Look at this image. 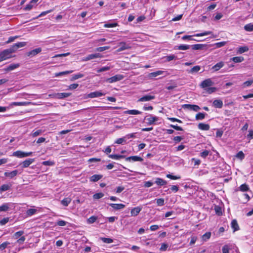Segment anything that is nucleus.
<instances>
[{
    "instance_id": "nucleus-11",
    "label": "nucleus",
    "mask_w": 253,
    "mask_h": 253,
    "mask_svg": "<svg viewBox=\"0 0 253 253\" xmlns=\"http://www.w3.org/2000/svg\"><path fill=\"white\" fill-rule=\"evenodd\" d=\"M143 159L138 156H133L127 157V161L129 162H142Z\"/></svg>"
},
{
    "instance_id": "nucleus-25",
    "label": "nucleus",
    "mask_w": 253,
    "mask_h": 253,
    "mask_svg": "<svg viewBox=\"0 0 253 253\" xmlns=\"http://www.w3.org/2000/svg\"><path fill=\"white\" fill-rule=\"evenodd\" d=\"M155 183L157 184L158 185L163 186L167 184V182L166 180L161 178H157L155 181Z\"/></svg>"
},
{
    "instance_id": "nucleus-5",
    "label": "nucleus",
    "mask_w": 253,
    "mask_h": 253,
    "mask_svg": "<svg viewBox=\"0 0 253 253\" xmlns=\"http://www.w3.org/2000/svg\"><path fill=\"white\" fill-rule=\"evenodd\" d=\"M105 93L100 91H96L92 92L87 95V97L89 98H93L95 97H100L105 95Z\"/></svg>"
},
{
    "instance_id": "nucleus-59",
    "label": "nucleus",
    "mask_w": 253,
    "mask_h": 253,
    "mask_svg": "<svg viewBox=\"0 0 253 253\" xmlns=\"http://www.w3.org/2000/svg\"><path fill=\"white\" fill-rule=\"evenodd\" d=\"M169 126L175 129V130H179V131L183 130V128L181 127L178 126L177 125H170Z\"/></svg>"
},
{
    "instance_id": "nucleus-61",
    "label": "nucleus",
    "mask_w": 253,
    "mask_h": 253,
    "mask_svg": "<svg viewBox=\"0 0 253 253\" xmlns=\"http://www.w3.org/2000/svg\"><path fill=\"white\" fill-rule=\"evenodd\" d=\"M229 248L228 245H224L222 249V253H229Z\"/></svg>"
},
{
    "instance_id": "nucleus-9",
    "label": "nucleus",
    "mask_w": 253,
    "mask_h": 253,
    "mask_svg": "<svg viewBox=\"0 0 253 253\" xmlns=\"http://www.w3.org/2000/svg\"><path fill=\"white\" fill-rule=\"evenodd\" d=\"M108 204L110 207H111L114 210H122L124 209L126 207L125 205H124L123 204L110 203Z\"/></svg>"
},
{
    "instance_id": "nucleus-56",
    "label": "nucleus",
    "mask_w": 253,
    "mask_h": 253,
    "mask_svg": "<svg viewBox=\"0 0 253 253\" xmlns=\"http://www.w3.org/2000/svg\"><path fill=\"white\" fill-rule=\"evenodd\" d=\"M54 163L51 161H46L42 162V165L43 166H53Z\"/></svg>"
},
{
    "instance_id": "nucleus-40",
    "label": "nucleus",
    "mask_w": 253,
    "mask_h": 253,
    "mask_svg": "<svg viewBox=\"0 0 253 253\" xmlns=\"http://www.w3.org/2000/svg\"><path fill=\"white\" fill-rule=\"evenodd\" d=\"M84 77V75L81 73H79L76 75H73L71 81H74L79 78H81Z\"/></svg>"
},
{
    "instance_id": "nucleus-37",
    "label": "nucleus",
    "mask_w": 253,
    "mask_h": 253,
    "mask_svg": "<svg viewBox=\"0 0 253 253\" xmlns=\"http://www.w3.org/2000/svg\"><path fill=\"white\" fill-rule=\"evenodd\" d=\"M201 69V67L200 66H195L193 67L191 70L189 71V73H195L198 72Z\"/></svg>"
},
{
    "instance_id": "nucleus-4",
    "label": "nucleus",
    "mask_w": 253,
    "mask_h": 253,
    "mask_svg": "<svg viewBox=\"0 0 253 253\" xmlns=\"http://www.w3.org/2000/svg\"><path fill=\"white\" fill-rule=\"evenodd\" d=\"M123 78V76L121 75H117L109 78L106 80V82L109 83H113L121 80Z\"/></svg>"
},
{
    "instance_id": "nucleus-54",
    "label": "nucleus",
    "mask_w": 253,
    "mask_h": 253,
    "mask_svg": "<svg viewBox=\"0 0 253 253\" xmlns=\"http://www.w3.org/2000/svg\"><path fill=\"white\" fill-rule=\"evenodd\" d=\"M157 204L158 206H162L164 205V199L163 198H160L156 199Z\"/></svg>"
},
{
    "instance_id": "nucleus-3",
    "label": "nucleus",
    "mask_w": 253,
    "mask_h": 253,
    "mask_svg": "<svg viewBox=\"0 0 253 253\" xmlns=\"http://www.w3.org/2000/svg\"><path fill=\"white\" fill-rule=\"evenodd\" d=\"M214 83L212 81L211 79H207L201 82L200 86L203 88L211 86L213 85Z\"/></svg>"
},
{
    "instance_id": "nucleus-34",
    "label": "nucleus",
    "mask_w": 253,
    "mask_h": 253,
    "mask_svg": "<svg viewBox=\"0 0 253 253\" xmlns=\"http://www.w3.org/2000/svg\"><path fill=\"white\" fill-rule=\"evenodd\" d=\"M37 211V210L35 209H28L26 211V214L28 216H32L34 214H35L36 212Z\"/></svg>"
},
{
    "instance_id": "nucleus-14",
    "label": "nucleus",
    "mask_w": 253,
    "mask_h": 253,
    "mask_svg": "<svg viewBox=\"0 0 253 253\" xmlns=\"http://www.w3.org/2000/svg\"><path fill=\"white\" fill-rule=\"evenodd\" d=\"M31 104V102H13L10 104V106H27Z\"/></svg>"
},
{
    "instance_id": "nucleus-17",
    "label": "nucleus",
    "mask_w": 253,
    "mask_h": 253,
    "mask_svg": "<svg viewBox=\"0 0 253 253\" xmlns=\"http://www.w3.org/2000/svg\"><path fill=\"white\" fill-rule=\"evenodd\" d=\"M159 118L156 116L151 117L146 119V120L148 121V125H152L155 124V122L158 121Z\"/></svg>"
},
{
    "instance_id": "nucleus-20",
    "label": "nucleus",
    "mask_w": 253,
    "mask_h": 253,
    "mask_svg": "<svg viewBox=\"0 0 253 253\" xmlns=\"http://www.w3.org/2000/svg\"><path fill=\"white\" fill-rule=\"evenodd\" d=\"M213 105L217 108H221L223 106L222 101L220 99L214 100L213 102Z\"/></svg>"
},
{
    "instance_id": "nucleus-19",
    "label": "nucleus",
    "mask_w": 253,
    "mask_h": 253,
    "mask_svg": "<svg viewBox=\"0 0 253 253\" xmlns=\"http://www.w3.org/2000/svg\"><path fill=\"white\" fill-rule=\"evenodd\" d=\"M198 127L199 129L203 130H208L210 128L209 125L204 123H199L198 125Z\"/></svg>"
},
{
    "instance_id": "nucleus-32",
    "label": "nucleus",
    "mask_w": 253,
    "mask_h": 253,
    "mask_svg": "<svg viewBox=\"0 0 253 253\" xmlns=\"http://www.w3.org/2000/svg\"><path fill=\"white\" fill-rule=\"evenodd\" d=\"M239 190L242 192L248 191L249 190V186L246 184H243L239 187Z\"/></svg>"
},
{
    "instance_id": "nucleus-6",
    "label": "nucleus",
    "mask_w": 253,
    "mask_h": 253,
    "mask_svg": "<svg viewBox=\"0 0 253 253\" xmlns=\"http://www.w3.org/2000/svg\"><path fill=\"white\" fill-rule=\"evenodd\" d=\"M26 44V43L25 42H18L17 43H16L14 44H13L10 48L13 51V52H15L16 50L20 47H22L24 46H25Z\"/></svg>"
},
{
    "instance_id": "nucleus-44",
    "label": "nucleus",
    "mask_w": 253,
    "mask_h": 253,
    "mask_svg": "<svg viewBox=\"0 0 253 253\" xmlns=\"http://www.w3.org/2000/svg\"><path fill=\"white\" fill-rule=\"evenodd\" d=\"M227 43V42H216L214 43V45L215 46L216 48H220L221 47H222L224 46Z\"/></svg>"
},
{
    "instance_id": "nucleus-18",
    "label": "nucleus",
    "mask_w": 253,
    "mask_h": 253,
    "mask_svg": "<svg viewBox=\"0 0 253 253\" xmlns=\"http://www.w3.org/2000/svg\"><path fill=\"white\" fill-rule=\"evenodd\" d=\"M70 95V93H58L55 94V97L58 99H63L69 97Z\"/></svg>"
},
{
    "instance_id": "nucleus-33",
    "label": "nucleus",
    "mask_w": 253,
    "mask_h": 253,
    "mask_svg": "<svg viewBox=\"0 0 253 253\" xmlns=\"http://www.w3.org/2000/svg\"><path fill=\"white\" fill-rule=\"evenodd\" d=\"M244 29L248 32L253 31V23L246 24L244 26Z\"/></svg>"
},
{
    "instance_id": "nucleus-8",
    "label": "nucleus",
    "mask_w": 253,
    "mask_h": 253,
    "mask_svg": "<svg viewBox=\"0 0 253 253\" xmlns=\"http://www.w3.org/2000/svg\"><path fill=\"white\" fill-rule=\"evenodd\" d=\"M35 161L34 159H28L23 162H22L20 165L21 166L22 168H26L28 167L31 164H32Z\"/></svg>"
},
{
    "instance_id": "nucleus-48",
    "label": "nucleus",
    "mask_w": 253,
    "mask_h": 253,
    "mask_svg": "<svg viewBox=\"0 0 253 253\" xmlns=\"http://www.w3.org/2000/svg\"><path fill=\"white\" fill-rule=\"evenodd\" d=\"M215 213L218 215H221L222 213L221 208L219 206H215L214 208Z\"/></svg>"
},
{
    "instance_id": "nucleus-57",
    "label": "nucleus",
    "mask_w": 253,
    "mask_h": 253,
    "mask_svg": "<svg viewBox=\"0 0 253 253\" xmlns=\"http://www.w3.org/2000/svg\"><path fill=\"white\" fill-rule=\"evenodd\" d=\"M56 224V225L60 226H64L66 225L67 222H66L64 220H58Z\"/></svg>"
},
{
    "instance_id": "nucleus-2",
    "label": "nucleus",
    "mask_w": 253,
    "mask_h": 253,
    "mask_svg": "<svg viewBox=\"0 0 253 253\" xmlns=\"http://www.w3.org/2000/svg\"><path fill=\"white\" fill-rule=\"evenodd\" d=\"M33 154L32 152H25L21 151H16L14 152L12 154V156L16 157L19 158H23L28 156H32Z\"/></svg>"
},
{
    "instance_id": "nucleus-1",
    "label": "nucleus",
    "mask_w": 253,
    "mask_h": 253,
    "mask_svg": "<svg viewBox=\"0 0 253 253\" xmlns=\"http://www.w3.org/2000/svg\"><path fill=\"white\" fill-rule=\"evenodd\" d=\"M13 53V51L10 47L8 49H5L0 52V62L9 59L12 57L11 54Z\"/></svg>"
},
{
    "instance_id": "nucleus-52",
    "label": "nucleus",
    "mask_w": 253,
    "mask_h": 253,
    "mask_svg": "<svg viewBox=\"0 0 253 253\" xmlns=\"http://www.w3.org/2000/svg\"><path fill=\"white\" fill-rule=\"evenodd\" d=\"M10 244L8 242H5L0 245V250L2 251L7 248V246Z\"/></svg>"
},
{
    "instance_id": "nucleus-31",
    "label": "nucleus",
    "mask_w": 253,
    "mask_h": 253,
    "mask_svg": "<svg viewBox=\"0 0 253 253\" xmlns=\"http://www.w3.org/2000/svg\"><path fill=\"white\" fill-rule=\"evenodd\" d=\"M190 47H191V45H190L180 44L177 46L176 49H179V50H187V49H189Z\"/></svg>"
},
{
    "instance_id": "nucleus-23",
    "label": "nucleus",
    "mask_w": 253,
    "mask_h": 253,
    "mask_svg": "<svg viewBox=\"0 0 253 253\" xmlns=\"http://www.w3.org/2000/svg\"><path fill=\"white\" fill-rule=\"evenodd\" d=\"M231 225L234 232L238 231L239 229L238 224L236 219H234L232 221Z\"/></svg>"
},
{
    "instance_id": "nucleus-36",
    "label": "nucleus",
    "mask_w": 253,
    "mask_h": 253,
    "mask_svg": "<svg viewBox=\"0 0 253 253\" xmlns=\"http://www.w3.org/2000/svg\"><path fill=\"white\" fill-rule=\"evenodd\" d=\"M205 113H199L196 114L195 118L196 120H202L205 117Z\"/></svg>"
},
{
    "instance_id": "nucleus-41",
    "label": "nucleus",
    "mask_w": 253,
    "mask_h": 253,
    "mask_svg": "<svg viewBox=\"0 0 253 253\" xmlns=\"http://www.w3.org/2000/svg\"><path fill=\"white\" fill-rule=\"evenodd\" d=\"M9 209L8 204H4L0 206V211H6Z\"/></svg>"
},
{
    "instance_id": "nucleus-60",
    "label": "nucleus",
    "mask_w": 253,
    "mask_h": 253,
    "mask_svg": "<svg viewBox=\"0 0 253 253\" xmlns=\"http://www.w3.org/2000/svg\"><path fill=\"white\" fill-rule=\"evenodd\" d=\"M167 177L168 178H169L171 179H173V180H176V179H179L180 178V176H174V175H172L170 174H168L167 175Z\"/></svg>"
},
{
    "instance_id": "nucleus-47",
    "label": "nucleus",
    "mask_w": 253,
    "mask_h": 253,
    "mask_svg": "<svg viewBox=\"0 0 253 253\" xmlns=\"http://www.w3.org/2000/svg\"><path fill=\"white\" fill-rule=\"evenodd\" d=\"M211 34H212V32H211V31H206V32H203V33L197 34H196L194 36H196V37H202V36L209 35H210Z\"/></svg>"
},
{
    "instance_id": "nucleus-64",
    "label": "nucleus",
    "mask_w": 253,
    "mask_h": 253,
    "mask_svg": "<svg viewBox=\"0 0 253 253\" xmlns=\"http://www.w3.org/2000/svg\"><path fill=\"white\" fill-rule=\"evenodd\" d=\"M183 138L181 136H177L173 137V140L175 142V143H178L180 142Z\"/></svg>"
},
{
    "instance_id": "nucleus-42",
    "label": "nucleus",
    "mask_w": 253,
    "mask_h": 253,
    "mask_svg": "<svg viewBox=\"0 0 253 253\" xmlns=\"http://www.w3.org/2000/svg\"><path fill=\"white\" fill-rule=\"evenodd\" d=\"M97 219V217L95 216H91L87 219V222L89 224H92L95 222Z\"/></svg>"
},
{
    "instance_id": "nucleus-51",
    "label": "nucleus",
    "mask_w": 253,
    "mask_h": 253,
    "mask_svg": "<svg viewBox=\"0 0 253 253\" xmlns=\"http://www.w3.org/2000/svg\"><path fill=\"white\" fill-rule=\"evenodd\" d=\"M141 113V112L136 110H127V114L130 115H137L140 114Z\"/></svg>"
},
{
    "instance_id": "nucleus-39",
    "label": "nucleus",
    "mask_w": 253,
    "mask_h": 253,
    "mask_svg": "<svg viewBox=\"0 0 253 253\" xmlns=\"http://www.w3.org/2000/svg\"><path fill=\"white\" fill-rule=\"evenodd\" d=\"M99 57V54L95 53V54H91L88 55L85 59V60H89L94 58H98Z\"/></svg>"
},
{
    "instance_id": "nucleus-7",
    "label": "nucleus",
    "mask_w": 253,
    "mask_h": 253,
    "mask_svg": "<svg viewBox=\"0 0 253 253\" xmlns=\"http://www.w3.org/2000/svg\"><path fill=\"white\" fill-rule=\"evenodd\" d=\"M183 107L196 112L198 111L200 109V107L199 106L193 104H184Z\"/></svg>"
},
{
    "instance_id": "nucleus-16",
    "label": "nucleus",
    "mask_w": 253,
    "mask_h": 253,
    "mask_svg": "<svg viewBox=\"0 0 253 253\" xmlns=\"http://www.w3.org/2000/svg\"><path fill=\"white\" fill-rule=\"evenodd\" d=\"M18 171L17 170H14L10 172H5L4 174L6 177L12 178L18 174Z\"/></svg>"
},
{
    "instance_id": "nucleus-26",
    "label": "nucleus",
    "mask_w": 253,
    "mask_h": 253,
    "mask_svg": "<svg viewBox=\"0 0 253 253\" xmlns=\"http://www.w3.org/2000/svg\"><path fill=\"white\" fill-rule=\"evenodd\" d=\"M230 60L235 63H240L244 61V58L242 56H236L231 58Z\"/></svg>"
},
{
    "instance_id": "nucleus-29",
    "label": "nucleus",
    "mask_w": 253,
    "mask_h": 253,
    "mask_svg": "<svg viewBox=\"0 0 253 253\" xmlns=\"http://www.w3.org/2000/svg\"><path fill=\"white\" fill-rule=\"evenodd\" d=\"M71 201H72V199L68 197V198H65L64 199H63L61 201V203L63 206L66 207V206H68V205L71 203Z\"/></svg>"
},
{
    "instance_id": "nucleus-45",
    "label": "nucleus",
    "mask_w": 253,
    "mask_h": 253,
    "mask_svg": "<svg viewBox=\"0 0 253 253\" xmlns=\"http://www.w3.org/2000/svg\"><path fill=\"white\" fill-rule=\"evenodd\" d=\"M100 240L105 243L110 244L113 242V240L111 238L101 237Z\"/></svg>"
},
{
    "instance_id": "nucleus-58",
    "label": "nucleus",
    "mask_w": 253,
    "mask_h": 253,
    "mask_svg": "<svg viewBox=\"0 0 253 253\" xmlns=\"http://www.w3.org/2000/svg\"><path fill=\"white\" fill-rule=\"evenodd\" d=\"M168 248V245L166 243H162L161 244V248L160 249V250L161 251H165L167 250Z\"/></svg>"
},
{
    "instance_id": "nucleus-63",
    "label": "nucleus",
    "mask_w": 253,
    "mask_h": 253,
    "mask_svg": "<svg viewBox=\"0 0 253 253\" xmlns=\"http://www.w3.org/2000/svg\"><path fill=\"white\" fill-rule=\"evenodd\" d=\"M253 84V80L247 81L244 83L243 85L244 87L249 86Z\"/></svg>"
},
{
    "instance_id": "nucleus-27",
    "label": "nucleus",
    "mask_w": 253,
    "mask_h": 253,
    "mask_svg": "<svg viewBox=\"0 0 253 253\" xmlns=\"http://www.w3.org/2000/svg\"><path fill=\"white\" fill-rule=\"evenodd\" d=\"M102 177V175L99 174H94L90 178V180L92 182H96L100 179Z\"/></svg>"
},
{
    "instance_id": "nucleus-22",
    "label": "nucleus",
    "mask_w": 253,
    "mask_h": 253,
    "mask_svg": "<svg viewBox=\"0 0 253 253\" xmlns=\"http://www.w3.org/2000/svg\"><path fill=\"white\" fill-rule=\"evenodd\" d=\"M42 51L41 48H37L33 49L28 53V56H35Z\"/></svg>"
},
{
    "instance_id": "nucleus-21",
    "label": "nucleus",
    "mask_w": 253,
    "mask_h": 253,
    "mask_svg": "<svg viewBox=\"0 0 253 253\" xmlns=\"http://www.w3.org/2000/svg\"><path fill=\"white\" fill-rule=\"evenodd\" d=\"M224 66V63L222 61L216 63L215 65H214L212 67V69L213 70V71H217L219 69H220Z\"/></svg>"
},
{
    "instance_id": "nucleus-49",
    "label": "nucleus",
    "mask_w": 253,
    "mask_h": 253,
    "mask_svg": "<svg viewBox=\"0 0 253 253\" xmlns=\"http://www.w3.org/2000/svg\"><path fill=\"white\" fill-rule=\"evenodd\" d=\"M104 196V194L102 193H95L93 195V198L94 199L97 200L102 198Z\"/></svg>"
},
{
    "instance_id": "nucleus-43",
    "label": "nucleus",
    "mask_w": 253,
    "mask_h": 253,
    "mask_svg": "<svg viewBox=\"0 0 253 253\" xmlns=\"http://www.w3.org/2000/svg\"><path fill=\"white\" fill-rule=\"evenodd\" d=\"M109 157L112 159L119 160V159H120L123 158L124 156L122 155H121L114 154V155H109Z\"/></svg>"
},
{
    "instance_id": "nucleus-53",
    "label": "nucleus",
    "mask_w": 253,
    "mask_h": 253,
    "mask_svg": "<svg viewBox=\"0 0 253 253\" xmlns=\"http://www.w3.org/2000/svg\"><path fill=\"white\" fill-rule=\"evenodd\" d=\"M236 157L241 160L244 159L245 158V155L244 153L241 151H239L236 155Z\"/></svg>"
},
{
    "instance_id": "nucleus-38",
    "label": "nucleus",
    "mask_w": 253,
    "mask_h": 253,
    "mask_svg": "<svg viewBox=\"0 0 253 253\" xmlns=\"http://www.w3.org/2000/svg\"><path fill=\"white\" fill-rule=\"evenodd\" d=\"M73 72V71H64V72H61L59 73H57L55 74V77H59L61 76H63L65 75H67L70 73H72Z\"/></svg>"
},
{
    "instance_id": "nucleus-30",
    "label": "nucleus",
    "mask_w": 253,
    "mask_h": 253,
    "mask_svg": "<svg viewBox=\"0 0 253 253\" xmlns=\"http://www.w3.org/2000/svg\"><path fill=\"white\" fill-rule=\"evenodd\" d=\"M248 50L249 47L247 46H240L237 49V52L240 54L247 52Z\"/></svg>"
},
{
    "instance_id": "nucleus-28",
    "label": "nucleus",
    "mask_w": 253,
    "mask_h": 253,
    "mask_svg": "<svg viewBox=\"0 0 253 253\" xmlns=\"http://www.w3.org/2000/svg\"><path fill=\"white\" fill-rule=\"evenodd\" d=\"M11 186V184H3L1 185V186L0 187V192H4L10 189V188Z\"/></svg>"
},
{
    "instance_id": "nucleus-13",
    "label": "nucleus",
    "mask_w": 253,
    "mask_h": 253,
    "mask_svg": "<svg viewBox=\"0 0 253 253\" xmlns=\"http://www.w3.org/2000/svg\"><path fill=\"white\" fill-rule=\"evenodd\" d=\"M19 66H20V65L18 63L11 64L9 65L6 68L3 69V70L5 71V72L11 71H12V70L15 69L16 68L19 67Z\"/></svg>"
},
{
    "instance_id": "nucleus-55",
    "label": "nucleus",
    "mask_w": 253,
    "mask_h": 253,
    "mask_svg": "<svg viewBox=\"0 0 253 253\" xmlns=\"http://www.w3.org/2000/svg\"><path fill=\"white\" fill-rule=\"evenodd\" d=\"M209 153L210 151L206 150L200 153V156L203 158H205L209 155Z\"/></svg>"
},
{
    "instance_id": "nucleus-50",
    "label": "nucleus",
    "mask_w": 253,
    "mask_h": 253,
    "mask_svg": "<svg viewBox=\"0 0 253 253\" xmlns=\"http://www.w3.org/2000/svg\"><path fill=\"white\" fill-rule=\"evenodd\" d=\"M42 131L41 129H38L36 131L34 130L32 132L31 135L33 137H36V136L40 135L41 134H42Z\"/></svg>"
},
{
    "instance_id": "nucleus-15",
    "label": "nucleus",
    "mask_w": 253,
    "mask_h": 253,
    "mask_svg": "<svg viewBox=\"0 0 253 253\" xmlns=\"http://www.w3.org/2000/svg\"><path fill=\"white\" fill-rule=\"evenodd\" d=\"M141 210L142 208L140 207H136L133 208L131 210V215L133 216L137 215L138 213L140 212V211H141Z\"/></svg>"
},
{
    "instance_id": "nucleus-24",
    "label": "nucleus",
    "mask_w": 253,
    "mask_h": 253,
    "mask_svg": "<svg viewBox=\"0 0 253 253\" xmlns=\"http://www.w3.org/2000/svg\"><path fill=\"white\" fill-rule=\"evenodd\" d=\"M206 46V44L198 43L191 45V47L193 50H200L203 49L204 47Z\"/></svg>"
},
{
    "instance_id": "nucleus-62",
    "label": "nucleus",
    "mask_w": 253,
    "mask_h": 253,
    "mask_svg": "<svg viewBox=\"0 0 253 253\" xmlns=\"http://www.w3.org/2000/svg\"><path fill=\"white\" fill-rule=\"evenodd\" d=\"M24 232L23 231H19L15 233V234H14V237L16 239H17L20 236H22Z\"/></svg>"
},
{
    "instance_id": "nucleus-12",
    "label": "nucleus",
    "mask_w": 253,
    "mask_h": 253,
    "mask_svg": "<svg viewBox=\"0 0 253 253\" xmlns=\"http://www.w3.org/2000/svg\"><path fill=\"white\" fill-rule=\"evenodd\" d=\"M165 73L164 71H161V70H159V71H157L156 72H152V73H150L149 75H148V77L150 78V79H154L155 78L157 77V76H160V75H163V74Z\"/></svg>"
},
{
    "instance_id": "nucleus-35",
    "label": "nucleus",
    "mask_w": 253,
    "mask_h": 253,
    "mask_svg": "<svg viewBox=\"0 0 253 253\" xmlns=\"http://www.w3.org/2000/svg\"><path fill=\"white\" fill-rule=\"evenodd\" d=\"M211 236V233L210 232H208L205 233L202 237V240L204 241H207L209 240Z\"/></svg>"
},
{
    "instance_id": "nucleus-10",
    "label": "nucleus",
    "mask_w": 253,
    "mask_h": 253,
    "mask_svg": "<svg viewBox=\"0 0 253 253\" xmlns=\"http://www.w3.org/2000/svg\"><path fill=\"white\" fill-rule=\"evenodd\" d=\"M155 98V96L147 94L145 96H143V97L140 98L138 100V102H146V101H149L151 100L154 99Z\"/></svg>"
},
{
    "instance_id": "nucleus-46",
    "label": "nucleus",
    "mask_w": 253,
    "mask_h": 253,
    "mask_svg": "<svg viewBox=\"0 0 253 253\" xmlns=\"http://www.w3.org/2000/svg\"><path fill=\"white\" fill-rule=\"evenodd\" d=\"M206 90V91L209 93L211 94L214 92H215L216 90V88L215 87H209L205 89Z\"/></svg>"
}]
</instances>
